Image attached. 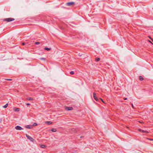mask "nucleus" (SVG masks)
<instances>
[{"mask_svg": "<svg viewBox=\"0 0 153 153\" xmlns=\"http://www.w3.org/2000/svg\"><path fill=\"white\" fill-rule=\"evenodd\" d=\"M15 19L14 18H7L5 19H4V21H7V22H10L14 20Z\"/></svg>", "mask_w": 153, "mask_h": 153, "instance_id": "1", "label": "nucleus"}, {"mask_svg": "<svg viewBox=\"0 0 153 153\" xmlns=\"http://www.w3.org/2000/svg\"><path fill=\"white\" fill-rule=\"evenodd\" d=\"M26 137L27 138V139L30 140V141H33H33H34V139L32 137L30 136H29L28 135L26 134Z\"/></svg>", "mask_w": 153, "mask_h": 153, "instance_id": "2", "label": "nucleus"}, {"mask_svg": "<svg viewBox=\"0 0 153 153\" xmlns=\"http://www.w3.org/2000/svg\"><path fill=\"white\" fill-rule=\"evenodd\" d=\"M15 128L16 130H21L23 129L21 127L19 126H16Z\"/></svg>", "mask_w": 153, "mask_h": 153, "instance_id": "3", "label": "nucleus"}, {"mask_svg": "<svg viewBox=\"0 0 153 153\" xmlns=\"http://www.w3.org/2000/svg\"><path fill=\"white\" fill-rule=\"evenodd\" d=\"M65 109L67 111H70L73 110V108L72 107H66Z\"/></svg>", "mask_w": 153, "mask_h": 153, "instance_id": "4", "label": "nucleus"}, {"mask_svg": "<svg viewBox=\"0 0 153 153\" xmlns=\"http://www.w3.org/2000/svg\"><path fill=\"white\" fill-rule=\"evenodd\" d=\"M93 96H94V98L95 99V100L96 101H98V99L97 97V96L96 95V94L95 93H93Z\"/></svg>", "mask_w": 153, "mask_h": 153, "instance_id": "5", "label": "nucleus"}, {"mask_svg": "<svg viewBox=\"0 0 153 153\" xmlns=\"http://www.w3.org/2000/svg\"><path fill=\"white\" fill-rule=\"evenodd\" d=\"M74 3V2H69L66 3V5L68 6H70L73 5Z\"/></svg>", "mask_w": 153, "mask_h": 153, "instance_id": "6", "label": "nucleus"}, {"mask_svg": "<svg viewBox=\"0 0 153 153\" xmlns=\"http://www.w3.org/2000/svg\"><path fill=\"white\" fill-rule=\"evenodd\" d=\"M32 126H29V125H27V126H26V128H28V129H30V128H31V127Z\"/></svg>", "mask_w": 153, "mask_h": 153, "instance_id": "7", "label": "nucleus"}, {"mask_svg": "<svg viewBox=\"0 0 153 153\" xmlns=\"http://www.w3.org/2000/svg\"><path fill=\"white\" fill-rule=\"evenodd\" d=\"M51 131L53 132H55L56 131V130L55 128H52Z\"/></svg>", "mask_w": 153, "mask_h": 153, "instance_id": "8", "label": "nucleus"}, {"mask_svg": "<svg viewBox=\"0 0 153 153\" xmlns=\"http://www.w3.org/2000/svg\"><path fill=\"white\" fill-rule=\"evenodd\" d=\"M51 49V48L45 47V50L46 51H50Z\"/></svg>", "mask_w": 153, "mask_h": 153, "instance_id": "9", "label": "nucleus"}, {"mask_svg": "<svg viewBox=\"0 0 153 153\" xmlns=\"http://www.w3.org/2000/svg\"><path fill=\"white\" fill-rule=\"evenodd\" d=\"M46 123L50 125L52 123V122L51 121H46Z\"/></svg>", "mask_w": 153, "mask_h": 153, "instance_id": "10", "label": "nucleus"}, {"mask_svg": "<svg viewBox=\"0 0 153 153\" xmlns=\"http://www.w3.org/2000/svg\"><path fill=\"white\" fill-rule=\"evenodd\" d=\"M8 105V104L7 103L6 105H4L3 106V107L4 108H6Z\"/></svg>", "mask_w": 153, "mask_h": 153, "instance_id": "11", "label": "nucleus"}, {"mask_svg": "<svg viewBox=\"0 0 153 153\" xmlns=\"http://www.w3.org/2000/svg\"><path fill=\"white\" fill-rule=\"evenodd\" d=\"M20 109L19 108H16L15 110L14 111H19Z\"/></svg>", "mask_w": 153, "mask_h": 153, "instance_id": "12", "label": "nucleus"}, {"mask_svg": "<svg viewBox=\"0 0 153 153\" xmlns=\"http://www.w3.org/2000/svg\"><path fill=\"white\" fill-rule=\"evenodd\" d=\"M139 79L140 80H142L143 79V78L142 76H140Z\"/></svg>", "mask_w": 153, "mask_h": 153, "instance_id": "13", "label": "nucleus"}, {"mask_svg": "<svg viewBox=\"0 0 153 153\" xmlns=\"http://www.w3.org/2000/svg\"><path fill=\"white\" fill-rule=\"evenodd\" d=\"M100 58H97L96 59V61H100Z\"/></svg>", "mask_w": 153, "mask_h": 153, "instance_id": "14", "label": "nucleus"}, {"mask_svg": "<svg viewBox=\"0 0 153 153\" xmlns=\"http://www.w3.org/2000/svg\"><path fill=\"white\" fill-rule=\"evenodd\" d=\"M36 45H39L40 44V42H36L35 43Z\"/></svg>", "mask_w": 153, "mask_h": 153, "instance_id": "15", "label": "nucleus"}, {"mask_svg": "<svg viewBox=\"0 0 153 153\" xmlns=\"http://www.w3.org/2000/svg\"><path fill=\"white\" fill-rule=\"evenodd\" d=\"M142 132H143V133H148V132L146 131H144V130H142Z\"/></svg>", "mask_w": 153, "mask_h": 153, "instance_id": "16", "label": "nucleus"}, {"mask_svg": "<svg viewBox=\"0 0 153 153\" xmlns=\"http://www.w3.org/2000/svg\"><path fill=\"white\" fill-rule=\"evenodd\" d=\"M41 147L42 148H44L45 147V146L44 145H42L41 146Z\"/></svg>", "mask_w": 153, "mask_h": 153, "instance_id": "17", "label": "nucleus"}, {"mask_svg": "<svg viewBox=\"0 0 153 153\" xmlns=\"http://www.w3.org/2000/svg\"><path fill=\"white\" fill-rule=\"evenodd\" d=\"M37 125V123H34L33 125V126H36Z\"/></svg>", "mask_w": 153, "mask_h": 153, "instance_id": "18", "label": "nucleus"}, {"mask_svg": "<svg viewBox=\"0 0 153 153\" xmlns=\"http://www.w3.org/2000/svg\"><path fill=\"white\" fill-rule=\"evenodd\" d=\"M27 100H33V98L30 97H28L27 98Z\"/></svg>", "mask_w": 153, "mask_h": 153, "instance_id": "19", "label": "nucleus"}, {"mask_svg": "<svg viewBox=\"0 0 153 153\" xmlns=\"http://www.w3.org/2000/svg\"><path fill=\"white\" fill-rule=\"evenodd\" d=\"M4 79L8 81H11L12 80V79Z\"/></svg>", "mask_w": 153, "mask_h": 153, "instance_id": "20", "label": "nucleus"}, {"mask_svg": "<svg viewBox=\"0 0 153 153\" xmlns=\"http://www.w3.org/2000/svg\"><path fill=\"white\" fill-rule=\"evenodd\" d=\"M70 74L71 75H73L74 74V72L73 71H71L70 72Z\"/></svg>", "mask_w": 153, "mask_h": 153, "instance_id": "21", "label": "nucleus"}, {"mask_svg": "<svg viewBox=\"0 0 153 153\" xmlns=\"http://www.w3.org/2000/svg\"><path fill=\"white\" fill-rule=\"evenodd\" d=\"M27 43H25V42H23L22 43V45H25Z\"/></svg>", "mask_w": 153, "mask_h": 153, "instance_id": "22", "label": "nucleus"}, {"mask_svg": "<svg viewBox=\"0 0 153 153\" xmlns=\"http://www.w3.org/2000/svg\"><path fill=\"white\" fill-rule=\"evenodd\" d=\"M40 59L42 60H45V59L44 58H41Z\"/></svg>", "mask_w": 153, "mask_h": 153, "instance_id": "23", "label": "nucleus"}, {"mask_svg": "<svg viewBox=\"0 0 153 153\" xmlns=\"http://www.w3.org/2000/svg\"><path fill=\"white\" fill-rule=\"evenodd\" d=\"M139 131H140V132H142V130L141 129H138Z\"/></svg>", "mask_w": 153, "mask_h": 153, "instance_id": "24", "label": "nucleus"}, {"mask_svg": "<svg viewBox=\"0 0 153 153\" xmlns=\"http://www.w3.org/2000/svg\"><path fill=\"white\" fill-rule=\"evenodd\" d=\"M100 99H101V100L102 101L104 102V103H105L104 102L103 100L101 98H100Z\"/></svg>", "mask_w": 153, "mask_h": 153, "instance_id": "25", "label": "nucleus"}, {"mask_svg": "<svg viewBox=\"0 0 153 153\" xmlns=\"http://www.w3.org/2000/svg\"><path fill=\"white\" fill-rule=\"evenodd\" d=\"M131 105H132V108H134V106L133 105V104L132 103L131 104Z\"/></svg>", "mask_w": 153, "mask_h": 153, "instance_id": "26", "label": "nucleus"}, {"mask_svg": "<svg viewBox=\"0 0 153 153\" xmlns=\"http://www.w3.org/2000/svg\"><path fill=\"white\" fill-rule=\"evenodd\" d=\"M26 105H30V103H27V104H26Z\"/></svg>", "mask_w": 153, "mask_h": 153, "instance_id": "27", "label": "nucleus"}, {"mask_svg": "<svg viewBox=\"0 0 153 153\" xmlns=\"http://www.w3.org/2000/svg\"><path fill=\"white\" fill-rule=\"evenodd\" d=\"M149 41L150 43H152V42H151L150 40H149Z\"/></svg>", "mask_w": 153, "mask_h": 153, "instance_id": "28", "label": "nucleus"}, {"mask_svg": "<svg viewBox=\"0 0 153 153\" xmlns=\"http://www.w3.org/2000/svg\"><path fill=\"white\" fill-rule=\"evenodd\" d=\"M150 38L151 39V40L153 42V39H152V38Z\"/></svg>", "mask_w": 153, "mask_h": 153, "instance_id": "29", "label": "nucleus"}, {"mask_svg": "<svg viewBox=\"0 0 153 153\" xmlns=\"http://www.w3.org/2000/svg\"><path fill=\"white\" fill-rule=\"evenodd\" d=\"M127 98H124V100H127Z\"/></svg>", "mask_w": 153, "mask_h": 153, "instance_id": "30", "label": "nucleus"}, {"mask_svg": "<svg viewBox=\"0 0 153 153\" xmlns=\"http://www.w3.org/2000/svg\"><path fill=\"white\" fill-rule=\"evenodd\" d=\"M80 137L81 138H82L83 137V136H80Z\"/></svg>", "mask_w": 153, "mask_h": 153, "instance_id": "31", "label": "nucleus"}, {"mask_svg": "<svg viewBox=\"0 0 153 153\" xmlns=\"http://www.w3.org/2000/svg\"><path fill=\"white\" fill-rule=\"evenodd\" d=\"M73 130H75V129H73Z\"/></svg>", "mask_w": 153, "mask_h": 153, "instance_id": "32", "label": "nucleus"}, {"mask_svg": "<svg viewBox=\"0 0 153 153\" xmlns=\"http://www.w3.org/2000/svg\"><path fill=\"white\" fill-rule=\"evenodd\" d=\"M153 140V139H151V140Z\"/></svg>", "mask_w": 153, "mask_h": 153, "instance_id": "33", "label": "nucleus"}, {"mask_svg": "<svg viewBox=\"0 0 153 153\" xmlns=\"http://www.w3.org/2000/svg\"><path fill=\"white\" fill-rule=\"evenodd\" d=\"M152 45H153V43H152Z\"/></svg>", "mask_w": 153, "mask_h": 153, "instance_id": "34", "label": "nucleus"}]
</instances>
